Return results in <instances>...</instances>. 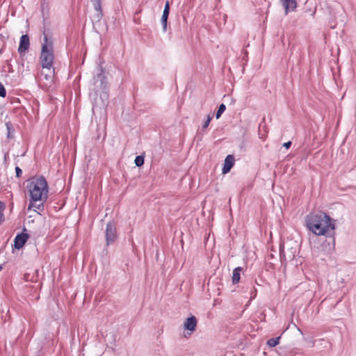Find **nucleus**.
Instances as JSON below:
<instances>
[{
    "label": "nucleus",
    "mask_w": 356,
    "mask_h": 356,
    "mask_svg": "<svg viewBox=\"0 0 356 356\" xmlns=\"http://www.w3.org/2000/svg\"><path fill=\"white\" fill-rule=\"evenodd\" d=\"M134 163L136 166L140 167L144 164V157L143 156H137Z\"/></svg>",
    "instance_id": "nucleus-14"
},
{
    "label": "nucleus",
    "mask_w": 356,
    "mask_h": 356,
    "mask_svg": "<svg viewBox=\"0 0 356 356\" xmlns=\"http://www.w3.org/2000/svg\"><path fill=\"white\" fill-rule=\"evenodd\" d=\"M15 171H16V175L17 177H20L22 171V170L19 168V167H16L15 168Z\"/></svg>",
    "instance_id": "nucleus-19"
},
{
    "label": "nucleus",
    "mask_w": 356,
    "mask_h": 356,
    "mask_svg": "<svg viewBox=\"0 0 356 356\" xmlns=\"http://www.w3.org/2000/svg\"><path fill=\"white\" fill-rule=\"evenodd\" d=\"M169 13L163 12V15L161 17V22L163 24V29L164 31H166L167 29V20L168 17Z\"/></svg>",
    "instance_id": "nucleus-12"
},
{
    "label": "nucleus",
    "mask_w": 356,
    "mask_h": 356,
    "mask_svg": "<svg viewBox=\"0 0 356 356\" xmlns=\"http://www.w3.org/2000/svg\"><path fill=\"white\" fill-rule=\"evenodd\" d=\"M3 212H0V223H1L3 221Z\"/></svg>",
    "instance_id": "nucleus-22"
},
{
    "label": "nucleus",
    "mask_w": 356,
    "mask_h": 356,
    "mask_svg": "<svg viewBox=\"0 0 356 356\" xmlns=\"http://www.w3.org/2000/svg\"><path fill=\"white\" fill-rule=\"evenodd\" d=\"M280 337L277 338L270 339L267 341L268 346L270 347H275L280 343Z\"/></svg>",
    "instance_id": "nucleus-13"
},
{
    "label": "nucleus",
    "mask_w": 356,
    "mask_h": 356,
    "mask_svg": "<svg viewBox=\"0 0 356 356\" xmlns=\"http://www.w3.org/2000/svg\"><path fill=\"white\" fill-rule=\"evenodd\" d=\"M6 89L4 86L0 83V97H6Z\"/></svg>",
    "instance_id": "nucleus-16"
},
{
    "label": "nucleus",
    "mask_w": 356,
    "mask_h": 356,
    "mask_svg": "<svg viewBox=\"0 0 356 356\" xmlns=\"http://www.w3.org/2000/svg\"><path fill=\"white\" fill-rule=\"evenodd\" d=\"M26 190L30 195L28 210L37 212L48 198L49 187L42 177H32L26 181Z\"/></svg>",
    "instance_id": "nucleus-1"
},
{
    "label": "nucleus",
    "mask_w": 356,
    "mask_h": 356,
    "mask_svg": "<svg viewBox=\"0 0 356 356\" xmlns=\"http://www.w3.org/2000/svg\"><path fill=\"white\" fill-rule=\"evenodd\" d=\"M54 60L53 42L44 35V40L42 46L40 62L43 69L42 74L46 79H50L53 76L54 70L52 69Z\"/></svg>",
    "instance_id": "nucleus-3"
},
{
    "label": "nucleus",
    "mask_w": 356,
    "mask_h": 356,
    "mask_svg": "<svg viewBox=\"0 0 356 356\" xmlns=\"http://www.w3.org/2000/svg\"><path fill=\"white\" fill-rule=\"evenodd\" d=\"M281 3L284 7L286 15L290 10H294L297 7V3L296 0H281Z\"/></svg>",
    "instance_id": "nucleus-9"
},
{
    "label": "nucleus",
    "mask_w": 356,
    "mask_h": 356,
    "mask_svg": "<svg viewBox=\"0 0 356 356\" xmlns=\"http://www.w3.org/2000/svg\"><path fill=\"white\" fill-rule=\"evenodd\" d=\"M29 238V235L26 233H21L17 234L14 240V246L16 249H20L24 246L27 239Z\"/></svg>",
    "instance_id": "nucleus-7"
},
{
    "label": "nucleus",
    "mask_w": 356,
    "mask_h": 356,
    "mask_svg": "<svg viewBox=\"0 0 356 356\" xmlns=\"http://www.w3.org/2000/svg\"><path fill=\"white\" fill-rule=\"evenodd\" d=\"M163 12L169 13L170 12V4L168 1L165 2Z\"/></svg>",
    "instance_id": "nucleus-18"
},
{
    "label": "nucleus",
    "mask_w": 356,
    "mask_h": 356,
    "mask_svg": "<svg viewBox=\"0 0 356 356\" xmlns=\"http://www.w3.org/2000/svg\"><path fill=\"white\" fill-rule=\"evenodd\" d=\"M197 320L195 316H191L186 318L182 324L183 334L186 338L190 337L196 330Z\"/></svg>",
    "instance_id": "nucleus-4"
},
{
    "label": "nucleus",
    "mask_w": 356,
    "mask_h": 356,
    "mask_svg": "<svg viewBox=\"0 0 356 356\" xmlns=\"http://www.w3.org/2000/svg\"><path fill=\"white\" fill-rule=\"evenodd\" d=\"M115 225L113 222H109L106 229V241L107 245L113 243L116 238Z\"/></svg>",
    "instance_id": "nucleus-5"
},
{
    "label": "nucleus",
    "mask_w": 356,
    "mask_h": 356,
    "mask_svg": "<svg viewBox=\"0 0 356 356\" xmlns=\"http://www.w3.org/2000/svg\"><path fill=\"white\" fill-rule=\"evenodd\" d=\"M211 120V116L208 115L207 120L205 121V122L204 123V124L202 126V129H207L208 127Z\"/></svg>",
    "instance_id": "nucleus-17"
},
{
    "label": "nucleus",
    "mask_w": 356,
    "mask_h": 356,
    "mask_svg": "<svg viewBox=\"0 0 356 356\" xmlns=\"http://www.w3.org/2000/svg\"><path fill=\"white\" fill-rule=\"evenodd\" d=\"M1 269H2V266H0V270H1Z\"/></svg>",
    "instance_id": "nucleus-23"
},
{
    "label": "nucleus",
    "mask_w": 356,
    "mask_h": 356,
    "mask_svg": "<svg viewBox=\"0 0 356 356\" xmlns=\"http://www.w3.org/2000/svg\"><path fill=\"white\" fill-rule=\"evenodd\" d=\"M30 46L29 38L27 35H22L18 47V52L21 55H24Z\"/></svg>",
    "instance_id": "nucleus-6"
},
{
    "label": "nucleus",
    "mask_w": 356,
    "mask_h": 356,
    "mask_svg": "<svg viewBox=\"0 0 356 356\" xmlns=\"http://www.w3.org/2000/svg\"><path fill=\"white\" fill-rule=\"evenodd\" d=\"M291 145V142H290V141L286 142V143H284L283 144V146H284V147H286V149L289 148Z\"/></svg>",
    "instance_id": "nucleus-20"
},
{
    "label": "nucleus",
    "mask_w": 356,
    "mask_h": 356,
    "mask_svg": "<svg viewBox=\"0 0 356 356\" xmlns=\"http://www.w3.org/2000/svg\"><path fill=\"white\" fill-rule=\"evenodd\" d=\"M306 223L307 228L318 236H326L334 229L331 218L325 213L308 216Z\"/></svg>",
    "instance_id": "nucleus-2"
},
{
    "label": "nucleus",
    "mask_w": 356,
    "mask_h": 356,
    "mask_svg": "<svg viewBox=\"0 0 356 356\" xmlns=\"http://www.w3.org/2000/svg\"><path fill=\"white\" fill-rule=\"evenodd\" d=\"M94 1H95L94 7H95V10L97 12V19H99L102 17L100 0H94Z\"/></svg>",
    "instance_id": "nucleus-11"
},
{
    "label": "nucleus",
    "mask_w": 356,
    "mask_h": 356,
    "mask_svg": "<svg viewBox=\"0 0 356 356\" xmlns=\"http://www.w3.org/2000/svg\"><path fill=\"white\" fill-rule=\"evenodd\" d=\"M225 108H226V106L225 104H222L220 105L218 110L216 113V115L217 119L220 118L222 113L225 111Z\"/></svg>",
    "instance_id": "nucleus-15"
},
{
    "label": "nucleus",
    "mask_w": 356,
    "mask_h": 356,
    "mask_svg": "<svg viewBox=\"0 0 356 356\" xmlns=\"http://www.w3.org/2000/svg\"><path fill=\"white\" fill-rule=\"evenodd\" d=\"M234 164V157L232 155H228L224 162V165L222 170V174H227L231 170Z\"/></svg>",
    "instance_id": "nucleus-8"
},
{
    "label": "nucleus",
    "mask_w": 356,
    "mask_h": 356,
    "mask_svg": "<svg viewBox=\"0 0 356 356\" xmlns=\"http://www.w3.org/2000/svg\"><path fill=\"white\" fill-rule=\"evenodd\" d=\"M3 209H4V205L1 202H0V212H3Z\"/></svg>",
    "instance_id": "nucleus-21"
},
{
    "label": "nucleus",
    "mask_w": 356,
    "mask_h": 356,
    "mask_svg": "<svg viewBox=\"0 0 356 356\" xmlns=\"http://www.w3.org/2000/svg\"><path fill=\"white\" fill-rule=\"evenodd\" d=\"M242 270V268L237 267L233 270L232 275V282L233 284H236L240 280V273Z\"/></svg>",
    "instance_id": "nucleus-10"
}]
</instances>
